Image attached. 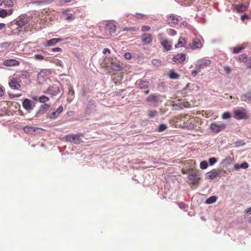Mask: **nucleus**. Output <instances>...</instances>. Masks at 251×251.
Listing matches in <instances>:
<instances>
[{
	"instance_id": "1",
	"label": "nucleus",
	"mask_w": 251,
	"mask_h": 251,
	"mask_svg": "<svg viewBox=\"0 0 251 251\" xmlns=\"http://www.w3.org/2000/svg\"><path fill=\"white\" fill-rule=\"evenodd\" d=\"M187 182L190 185H198L201 179V174L199 171L191 169L187 176Z\"/></svg>"
},
{
	"instance_id": "2",
	"label": "nucleus",
	"mask_w": 251,
	"mask_h": 251,
	"mask_svg": "<svg viewBox=\"0 0 251 251\" xmlns=\"http://www.w3.org/2000/svg\"><path fill=\"white\" fill-rule=\"evenodd\" d=\"M183 127L188 129H193L196 126L197 121L194 117L186 115L183 117Z\"/></svg>"
},
{
	"instance_id": "3",
	"label": "nucleus",
	"mask_w": 251,
	"mask_h": 251,
	"mask_svg": "<svg viewBox=\"0 0 251 251\" xmlns=\"http://www.w3.org/2000/svg\"><path fill=\"white\" fill-rule=\"evenodd\" d=\"M211 63V60L206 58L200 59L196 62L195 68L198 71H201V69L209 66Z\"/></svg>"
},
{
	"instance_id": "4",
	"label": "nucleus",
	"mask_w": 251,
	"mask_h": 251,
	"mask_svg": "<svg viewBox=\"0 0 251 251\" xmlns=\"http://www.w3.org/2000/svg\"><path fill=\"white\" fill-rule=\"evenodd\" d=\"M163 34L159 33L158 35V37L160 40V43L163 48V51H168L171 50L172 47V42L162 38Z\"/></svg>"
},
{
	"instance_id": "5",
	"label": "nucleus",
	"mask_w": 251,
	"mask_h": 251,
	"mask_svg": "<svg viewBox=\"0 0 251 251\" xmlns=\"http://www.w3.org/2000/svg\"><path fill=\"white\" fill-rule=\"evenodd\" d=\"M233 117L238 120L247 119L248 115L246 110L244 108L235 110L234 111Z\"/></svg>"
},
{
	"instance_id": "6",
	"label": "nucleus",
	"mask_w": 251,
	"mask_h": 251,
	"mask_svg": "<svg viewBox=\"0 0 251 251\" xmlns=\"http://www.w3.org/2000/svg\"><path fill=\"white\" fill-rule=\"evenodd\" d=\"M226 127L225 124L218 125L215 123L211 124L210 126V128L214 133H218L224 129Z\"/></svg>"
},
{
	"instance_id": "7",
	"label": "nucleus",
	"mask_w": 251,
	"mask_h": 251,
	"mask_svg": "<svg viewBox=\"0 0 251 251\" xmlns=\"http://www.w3.org/2000/svg\"><path fill=\"white\" fill-rule=\"evenodd\" d=\"M180 20L181 18L180 17H177L175 15H171L167 18V21L171 26H174L177 25Z\"/></svg>"
},
{
	"instance_id": "8",
	"label": "nucleus",
	"mask_w": 251,
	"mask_h": 251,
	"mask_svg": "<svg viewBox=\"0 0 251 251\" xmlns=\"http://www.w3.org/2000/svg\"><path fill=\"white\" fill-rule=\"evenodd\" d=\"M110 67L112 70L115 71H118L122 69L123 66L119 61L111 59Z\"/></svg>"
},
{
	"instance_id": "9",
	"label": "nucleus",
	"mask_w": 251,
	"mask_h": 251,
	"mask_svg": "<svg viewBox=\"0 0 251 251\" xmlns=\"http://www.w3.org/2000/svg\"><path fill=\"white\" fill-rule=\"evenodd\" d=\"M3 65L6 67L18 66L20 65V62L16 59H10L4 61Z\"/></svg>"
},
{
	"instance_id": "10",
	"label": "nucleus",
	"mask_w": 251,
	"mask_h": 251,
	"mask_svg": "<svg viewBox=\"0 0 251 251\" xmlns=\"http://www.w3.org/2000/svg\"><path fill=\"white\" fill-rule=\"evenodd\" d=\"M186 59V55L184 53H177L173 57V61L176 63H182Z\"/></svg>"
},
{
	"instance_id": "11",
	"label": "nucleus",
	"mask_w": 251,
	"mask_h": 251,
	"mask_svg": "<svg viewBox=\"0 0 251 251\" xmlns=\"http://www.w3.org/2000/svg\"><path fill=\"white\" fill-rule=\"evenodd\" d=\"M248 8V5L245 3H240L234 5V10L238 13H242L246 11Z\"/></svg>"
},
{
	"instance_id": "12",
	"label": "nucleus",
	"mask_w": 251,
	"mask_h": 251,
	"mask_svg": "<svg viewBox=\"0 0 251 251\" xmlns=\"http://www.w3.org/2000/svg\"><path fill=\"white\" fill-rule=\"evenodd\" d=\"M63 106L60 105L56 111L52 112L50 115L49 118L51 119H55L63 111Z\"/></svg>"
},
{
	"instance_id": "13",
	"label": "nucleus",
	"mask_w": 251,
	"mask_h": 251,
	"mask_svg": "<svg viewBox=\"0 0 251 251\" xmlns=\"http://www.w3.org/2000/svg\"><path fill=\"white\" fill-rule=\"evenodd\" d=\"M63 40L62 38H53L48 40L44 43L45 47H50L55 45L57 43L61 42Z\"/></svg>"
},
{
	"instance_id": "14",
	"label": "nucleus",
	"mask_w": 251,
	"mask_h": 251,
	"mask_svg": "<svg viewBox=\"0 0 251 251\" xmlns=\"http://www.w3.org/2000/svg\"><path fill=\"white\" fill-rule=\"evenodd\" d=\"M105 29L108 31L110 34L112 35L113 34L115 33L116 26L114 23L110 22L106 24L105 25Z\"/></svg>"
},
{
	"instance_id": "15",
	"label": "nucleus",
	"mask_w": 251,
	"mask_h": 251,
	"mask_svg": "<svg viewBox=\"0 0 251 251\" xmlns=\"http://www.w3.org/2000/svg\"><path fill=\"white\" fill-rule=\"evenodd\" d=\"M9 86L11 89L18 90L21 88V85L18 81L17 78H12L9 82Z\"/></svg>"
},
{
	"instance_id": "16",
	"label": "nucleus",
	"mask_w": 251,
	"mask_h": 251,
	"mask_svg": "<svg viewBox=\"0 0 251 251\" xmlns=\"http://www.w3.org/2000/svg\"><path fill=\"white\" fill-rule=\"evenodd\" d=\"M68 140L73 143L78 144L80 143V138L79 134L69 135L67 136Z\"/></svg>"
},
{
	"instance_id": "17",
	"label": "nucleus",
	"mask_w": 251,
	"mask_h": 251,
	"mask_svg": "<svg viewBox=\"0 0 251 251\" xmlns=\"http://www.w3.org/2000/svg\"><path fill=\"white\" fill-rule=\"evenodd\" d=\"M47 91L48 93L51 94V95L55 96L60 93V89L57 86H52L48 89Z\"/></svg>"
},
{
	"instance_id": "18",
	"label": "nucleus",
	"mask_w": 251,
	"mask_h": 251,
	"mask_svg": "<svg viewBox=\"0 0 251 251\" xmlns=\"http://www.w3.org/2000/svg\"><path fill=\"white\" fill-rule=\"evenodd\" d=\"M23 106L28 112L33 109V107L31 104V101L27 99H25L24 100Z\"/></svg>"
},
{
	"instance_id": "19",
	"label": "nucleus",
	"mask_w": 251,
	"mask_h": 251,
	"mask_svg": "<svg viewBox=\"0 0 251 251\" xmlns=\"http://www.w3.org/2000/svg\"><path fill=\"white\" fill-rule=\"evenodd\" d=\"M13 12V9H10L8 10L0 8V17L5 18L7 16L11 15Z\"/></svg>"
},
{
	"instance_id": "20",
	"label": "nucleus",
	"mask_w": 251,
	"mask_h": 251,
	"mask_svg": "<svg viewBox=\"0 0 251 251\" xmlns=\"http://www.w3.org/2000/svg\"><path fill=\"white\" fill-rule=\"evenodd\" d=\"M47 72H49V71L42 70L38 74L37 80L39 83H43V81L46 80L45 76L47 75Z\"/></svg>"
},
{
	"instance_id": "21",
	"label": "nucleus",
	"mask_w": 251,
	"mask_h": 251,
	"mask_svg": "<svg viewBox=\"0 0 251 251\" xmlns=\"http://www.w3.org/2000/svg\"><path fill=\"white\" fill-rule=\"evenodd\" d=\"M142 41L145 44H149L152 42V38L150 34H144L142 36Z\"/></svg>"
},
{
	"instance_id": "22",
	"label": "nucleus",
	"mask_w": 251,
	"mask_h": 251,
	"mask_svg": "<svg viewBox=\"0 0 251 251\" xmlns=\"http://www.w3.org/2000/svg\"><path fill=\"white\" fill-rule=\"evenodd\" d=\"M202 47V44L200 39L198 38H195L193 41V44L192 45L191 48L192 50H195L196 49H200Z\"/></svg>"
},
{
	"instance_id": "23",
	"label": "nucleus",
	"mask_w": 251,
	"mask_h": 251,
	"mask_svg": "<svg viewBox=\"0 0 251 251\" xmlns=\"http://www.w3.org/2000/svg\"><path fill=\"white\" fill-rule=\"evenodd\" d=\"M28 22V19L26 17H21L17 21L16 24L19 27H22L24 26Z\"/></svg>"
},
{
	"instance_id": "24",
	"label": "nucleus",
	"mask_w": 251,
	"mask_h": 251,
	"mask_svg": "<svg viewBox=\"0 0 251 251\" xmlns=\"http://www.w3.org/2000/svg\"><path fill=\"white\" fill-rule=\"evenodd\" d=\"M39 129L38 127H34L32 126H26L23 127L24 131L28 134H33L36 131L37 129Z\"/></svg>"
},
{
	"instance_id": "25",
	"label": "nucleus",
	"mask_w": 251,
	"mask_h": 251,
	"mask_svg": "<svg viewBox=\"0 0 251 251\" xmlns=\"http://www.w3.org/2000/svg\"><path fill=\"white\" fill-rule=\"evenodd\" d=\"M148 81L144 80H139L136 83V84L138 86V87L141 89L148 88Z\"/></svg>"
},
{
	"instance_id": "26",
	"label": "nucleus",
	"mask_w": 251,
	"mask_h": 251,
	"mask_svg": "<svg viewBox=\"0 0 251 251\" xmlns=\"http://www.w3.org/2000/svg\"><path fill=\"white\" fill-rule=\"evenodd\" d=\"M186 44V41L183 37H180L178 39V43L175 45L176 48H178L184 46Z\"/></svg>"
},
{
	"instance_id": "27",
	"label": "nucleus",
	"mask_w": 251,
	"mask_h": 251,
	"mask_svg": "<svg viewBox=\"0 0 251 251\" xmlns=\"http://www.w3.org/2000/svg\"><path fill=\"white\" fill-rule=\"evenodd\" d=\"M241 99L243 101L251 102V94L248 93L247 94L242 95L241 96Z\"/></svg>"
},
{
	"instance_id": "28",
	"label": "nucleus",
	"mask_w": 251,
	"mask_h": 251,
	"mask_svg": "<svg viewBox=\"0 0 251 251\" xmlns=\"http://www.w3.org/2000/svg\"><path fill=\"white\" fill-rule=\"evenodd\" d=\"M146 100L150 102H156L158 100V96L157 95H151L147 98Z\"/></svg>"
},
{
	"instance_id": "29",
	"label": "nucleus",
	"mask_w": 251,
	"mask_h": 251,
	"mask_svg": "<svg viewBox=\"0 0 251 251\" xmlns=\"http://www.w3.org/2000/svg\"><path fill=\"white\" fill-rule=\"evenodd\" d=\"M248 167H249V165H248V163L244 162L242 164H241V165H239L238 164H235L234 166V168L235 170H238L240 168L246 169L248 168Z\"/></svg>"
},
{
	"instance_id": "30",
	"label": "nucleus",
	"mask_w": 251,
	"mask_h": 251,
	"mask_svg": "<svg viewBox=\"0 0 251 251\" xmlns=\"http://www.w3.org/2000/svg\"><path fill=\"white\" fill-rule=\"evenodd\" d=\"M244 49H245V47L242 45L235 47L233 48L232 53H234V54L240 53L243 50H244Z\"/></svg>"
},
{
	"instance_id": "31",
	"label": "nucleus",
	"mask_w": 251,
	"mask_h": 251,
	"mask_svg": "<svg viewBox=\"0 0 251 251\" xmlns=\"http://www.w3.org/2000/svg\"><path fill=\"white\" fill-rule=\"evenodd\" d=\"M218 174V173L216 171L208 172L207 174V178L210 179H213L217 177Z\"/></svg>"
},
{
	"instance_id": "32",
	"label": "nucleus",
	"mask_w": 251,
	"mask_h": 251,
	"mask_svg": "<svg viewBox=\"0 0 251 251\" xmlns=\"http://www.w3.org/2000/svg\"><path fill=\"white\" fill-rule=\"evenodd\" d=\"M169 76L171 79H178L179 75L175 73L173 70L170 71L169 73Z\"/></svg>"
},
{
	"instance_id": "33",
	"label": "nucleus",
	"mask_w": 251,
	"mask_h": 251,
	"mask_svg": "<svg viewBox=\"0 0 251 251\" xmlns=\"http://www.w3.org/2000/svg\"><path fill=\"white\" fill-rule=\"evenodd\" d=\"M217 199V197L213 196L209 197L206 200L205 202L207 204H211L214 203Z\"/></svg>"
},
{
	"instance_id": "34",
	"label": "nucleus",
	"mask_w": 251,
	"mask_h": 251,
	"mask_svg": "<svg viewBox=\"0 0 251 251\" xmlns=\"http://www.w3.org/2000/svg\"><path fill=\"white\" fill-rule=\"evenodd\" d=\"M248 57V56L247 54H242L238 57V60L240 62L244 63Z\"/></svg>"
},
{
	"instance_id": "35",
	"label": "nucleus",
	"mask_w": 251,
	"mask_h": 251,
	"mask_svg": "<svg viewBox=\"0 0 251 251\" xmlns=\"http://www.w3.org/2000/svg\"><path fill=\"white\" fill-rule=\"evenodd\" d=\"M167 128V126L166 125L164 124H160L157 128V131L158 132H162L166 130Z\"/></svg>"
},
{
	"instance_id": "36",
	"label": "nucleus",
	"mask_w": 251,
	"mask_h": 251,
	"mask_svg": "<svg viewBox=\"0 0 251 251\" xmlns=\"http://www.w3.org/2000/svg\"><path fill=\"white\" fill-rule=\"evenodd\" d=\"M157 114V111L153 110H149L148 112V117L150 118H153L156 116Z\"/></svg>"
},
{
	"instance_id": "37",
	"label": "nucleus",
	"mask_w": 251,
	"mask_h": 251,
	"mask_svg": "<svg viewBox=\"0 0 251 251\" xmlns=\"http://www.w3.org/2000/svg\"><path fill=\"white\" fill-rule=\"evenodd\" d=\"M3 3L5 6L11 7L13 6V2L12 0H3Z\"/></svg>"
},
{
	"instance_id": "38",
	"label": "nucleus",
	"mask_w": 251,
	"mask_h": 251,
	"mask_svg": "<svg viewBox=\"0 0 251 251\" xmlns=\"http://www.w3.org/2000/svg\"><path fill=\"white\" fill-rule=\"evenodd\" d=\"M49 98L46 96H42L39 97V100L41 103H46L49 100Z\"/></svg>"
},
{
	"instance_id": "39",
	"label": "nucleus",
	"mask_w": 251,
	"mask_h": 251,
	"mask_svg": "<svg viewBox=\"0 0 251 251\" xmlns=\"http://www.w3.org/2000/svg\"><path fill=\"white\" fill-rule=\"evenodd\" d=\"M208 167V163L206 161H202L200 163V168L201 169H205Z\"/></svg>"
},
{
	"instance_id": "40",
	"label": "nucleus",
	"mask_w": 251,
	"mask_h": 251,
	"mask_svg": "<svg viewBox=\"0 0 251 251\" xmlns=\"http://www.w3.org/2000/svg\"><path fill=\"white\" fill-rule=\"evenodd\" d=\"M244 63H245L248 68H251V57H248Z\"/></svg>"
},
{
	"instance_id": "41",
	"label": "nucleus",
	"mask_w": 251,
	"mask_h": 251,
	"mask_svg": "<svg viewBox=\"0 0 251 251\" xmlns=\"http://www.w3.org/2000/svg\"><path fill=\"white\" fill-rule=\"evenodd\" d=\"M231 115L229 112H224L222 116V119L225 120L229 119Z\"/></svg>"
},
{
	"instance_id": "42",
	"label": "nucleus",
	"mask_w": 251,
	"mask_h": 251,
	"mask_svg": "<svg viewBox=\"0 0 251 251\" xmlns=\"http://www.w3.org/2000/svg\"><path fill=\"white\" fill-rule=\"evenodd\" d=\"M250 215H251V207L247 208L244 211V217L245 218H247Z\"/></svg>"
},
{
	"instance_id": "43",
	"label": "nucleus",
	"mask_w": 251,
	"mask_h": 251,
	"mask_svg": "<svg viewBox=\"0 0 251 251\" xmlns=\"http://www.w3.org/2000/svg\"><path fill=\"white\" fill-rule=\"evenodd\" d=\"M135 27H125L123 28V31H135L137 30Z\"/></svg>"
},
{
	"instance_id": "44",
	"label": "nucleus",
	"mask_w": 251,
	"mask_h": 251,
	"mask_svg": "<svg viewBox=\"0 0 251 251\" xmlns=\"http://www.w3.org/2000/svg\"><path fill=\"white\" fill-rule=\"evenodd\" d=\"M168 33L169 35L173 36L176 34V31L174 29L170 28L168 30Z\"/></svg>"
},
{
	"instance_id": "45",
	"label": "nucleus",
	"mask_w": 251,
	"mask_h": 251,
	"mask_svg": "<svg viewBox=\"0 0 251 251\" xmlns=\"http://www.w3.org/2000/svg\"><path fill=\"white\" fill-rule=\"evenodd\" d=\"M217 161V159L215 157H211L209 159V163L210 165H214Z\"/></svg>"
},
{
	"instance_id": "46",
	"label": "nucleus",
	"mask_w": 251,
	"mask_h": 251,
	"mask_svg": "<svg viewBox=\"0 0 251 251\" xmlns=\"http://www.w3.org/2000/svg\"><path fill=\"white\" fill-rule=\"evenodd\" d=\"M152 63L154 65L158 66L161 65V62L158 59H153L152 60Z\"/></svg>"
},
{
	"instance_id": "47",
	"label": "nucleus",
	"mask_w": 251,
	"mask_h": 251,
	"mask_svg": "<svg viewBox=\"0 0 251 251\" xmlns=\"http://www.w3.org/2000/svg\"><path fill=\"white\" fill-rule=\"evenodd\" d=\"M52 1H53V0H44L41 1L35 2V3H37L38 5H40V4H41L43 3H45V4L50 3L52 2Z\"/></svg>"
},
{
	"instance_id": "48",
	"label": "nucleus",
	"mask_w": 251,
	"mask_h": 251,
	"mask_svg": "<svg viewBox=\"0 0 251 251\" xmlns=\"http://www.w3.org/2000/svg\"><path fill=\"white\" fill-rule=\"evenodd\" d=\"M10 46V44L8 42H4L0 44V47L3 49H7Z\"/></svg>"
},
{
	"instance_id": "49",
	"label": "nucleus",
	"mask_w": 251,
	"mask_h": 251,
	"mask_svg": "<svg viewBox=\"0 0 251 251\" xmlns=\"http://www.w3.org/2000/svg\"><path fill=\"white\" fill-rule=\"evenodd\" d=\"M34 58L36 59L39 60H43L44 59V56L43 55H42L41 54H39L35 55Z\"/></svg>"
},
{
	"instance_id": "50",
	"label": "nucleus",
	"mask_w": 251,
	"mask_h": 251,
	"mask_svg": "<svg viewBox=\"0 0 251 251\" xmlns=\"http://www.w3.org/2000/svg\"><path fill=\"white\" fill-rule=\"evenodd\" d=\"M125 58L126 59L129 60L132 58V55L130 52H127L125 53L124 55Z\"/></svg>"
},
{
	"instance_id": "51",
	"label": "nucleus",
	"mask_w": 251,
	"mask_h": 251,
	"mask_svg": "<svg viewBox=\"0 0 251 251\" xmlns=\"http://www.w3.org/2000/svg\"><path fill=\"white\" fill-rule=\"evenodd\" d=\"M150 27L148 25H144L142 27V31L143 32L149 31L150 29Z\"/></svg>"
},
{
	"instance_id": "52",
	"label": "nucleus",
	"mask_w": 251,
	"mask_h": 251,
	"mask_svg": "<svg viewBox=\"0 0 251 251\" xmlns=\"http://www.w3.org/2000/svg\"><path fill=\"white\" fill-rule=\"evenodd\" d=\"M51 50L54 52H55V51L62 52V49L61 48L57 47V48H54L51 49Z\"/></svg>"
},
{
	"instance_id": "53",
	"label": "nucleus",
	"mask_w": 251,
	"mask_h": 251,
	"mask_svg": "<svg viewBox=\"0 0 251 251\" xmlns=\"http://www.w3.org/2000/svg\"><path fill=\"white\" fill-rule=\"evenodd\" d=\"M201 71H198L197 70V69H196L192 71V72H191V75L193 76H195L197 74L200 72Z\"/></svg>"
},
{
	"instance_id": "54",
	"label": "nucleus",
	"mask_w": 251,
	"mask_h": 251,
	"mask_svg": "<svg viewBox=\"0 0 251 251\" xmlns=\"http://www.w3.org/2000/svg\"><path fill=\"white\" fill-rule=\"evenodd\" d=\"M50 105L48 104H44V105H42V106H41V108L43 109H45V110L49 109L50 108Z\"/></svg>"
},
{
	"instance_id": "55",
	"label": "nucleus",
	"mask_w": 251,
	"mask_h": 251,
	"mask_svg": "<svg viewBox=\"0 0 251 251\" xmlns=\"http://www.w3.org/2000/svg\"><path fill=\"white\" fill-rule=\"evenodd\" d=\"M21 96H22V95L21 94H17V95L11 94H9V97L11 98H18V97H21Z\"/></svg>"
},
{
	"instance_id": "56",
	"label": "nucleus",
	"mask_w": 251,
	"mask_h": 251,
	"mask_svg": "<svg viewBox=\"0 0 251 251\" xmlns=\"http://www.w3.org/2000/svg\"><path fill=\"white\" fill-rule=\"evenodd\" d=\"M44 13L47 14V16H46V17L43 18V20H44V22H47L48 20V19H49V18L47 17V16H49V15L48 14V11H45V10H44Z\"/></svg>"
},
{
	"instance_id": "57",
	"label": "nucleus",
	"mask_w": 251,
	"mask_h": 251,
	"mask_svg": "<svg viewBox=\"0 0 251 251\" xmlns=\"http://www.w3.org/2000/svg\"><path fill=\"white\" fill-rule=\"evenodd\" d=\"M73 19V16L72 14H69L68 16L66 18V20L67 21L71 20Z\"/></svg>"
},
{
	"instance_id": "58",
	"label": "nucleus",
	"mask_w": 251,
	"mask_h": 251,
	"mask_svg": "<svg viewBox=\"0 0 251 251\" xmlns=\"http://www.w3.org/2000/svg\"><path fill=\"white\" fill-rule=\"evenodd\" d=\"M248 18H249V16L246 14H244L243 16H242L241 17V19L242 21H244L245 20V19H248Z\"/></svg>"
},
{
	"instance_id": "59",
	"label": "nucleus",
	"mask_w": 251,
	"mask_h": 251,
	"mask_svg": "<svg viewBox=\"0 0 251 251\" xmlns=\"http://www.w3.org/2000/svg\"><path fill=\"white\" fill-rule=\"evenodd\" d=\"M225 162H227L228 163H230L232 162V159L231 157H228L226 158L224 160Z\"/></svg>"
},
{
	"instance_id": "60",
	"label": "nucleus",
	"mask_w": 251,
	"mask_h": 251,
	"mask_svg": "<svg viewBox=\"0 0 251 251\" xmlns=\"http://www.w3.org/2000/svg\"><path fill=\"white\" fill-rule=\"evenodd\" d=\"M69 94H72V95H74V91L73 90V88L72 87H70L69 88Z\"/></svg>"
},
{
	"instance_id": "61",
	"label": "nucleus",
	"mask_w": 251,
	"mask_h": 251,
	"mask_svg": "<svg viewBox=\"0 0 251 251\" xmlns=\"http://www.w3.org/2000/svg\"><path fill=\"white\" fill-rule=\"evenodd\" d=\"M5 27V24L3 23H0V30Z\"/></svg>"
},
{
	"instance_id": "62",
	"label": "nucleus",
	"mask_w": 251,
	"mask_h": 251,
	"mask_svg": "<svg viewBox=\"0 0 251 251\" xmlns=\"http://www.w3.org/2000/svg\"><path fill=\"white\" fill-rule=\"evenodd\" d=\"M190 170V169H188V170H185L184 169H182L181 172L183 174H189V171Z\"/></svg>"
},
{
	"instance_id": "63",
	"label": "nucleus",
	"mask_w": 251,
	"mask_h": 251,
	"mask_svg": "<svg viewBox=\"0 0 251 251\" xmlns=\"http://www.w3.org/2000/svg\"><path fill=\"white\" fill-rule=\"evenodd\" d=\"M106 52H108V53H110V50L109 49H107V48H105L103 50V53L104 54L106 53Z\"/></svg>"
},
{
	"instance_id": "64",
	"label": "nucleus",
	"mask_w": 251,
	"mask_h": 251,
	"mask_svg": "<svg viewBox=\"0 0 251 251\" xmlns=\"http://www.w3.org/2000/svg\"><path fill=\"white\" fill-rule=\"evenodd\" d=\"M225 70L227 73H229L230 72V68L228 67H225Z\"/></svg>"
}]
</instances>
